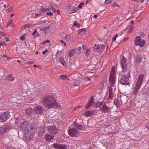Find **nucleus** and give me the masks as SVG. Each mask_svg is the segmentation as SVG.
<instances>
[{
    "label": "nucleus",
    "mask_w": 149,
    "mask_h": 149,
    "mask_svg": "<svg viewBox=\"0 0 149 149\" xmlns=\"http://www.w3.org/2000/svg\"><path fill=\"white\" fill-rule=\"evenodd\" d=\"M20 130L24 132L26 140H31L33 137L36 128L34 124H30L25 121L20 125Z\"/></svg>",
    "instance_id": "f257e3e1"
},
{
    "label": "nucleus",
    "mask_w": 149,
    "mask_h": 149,
    "mask_svg": "<svg viewBox=\"0 0 149 149\" xmlns=\"http://www.w3.org/2000/svg\"><path fill=\"white\" fill-rule=\"evenodd\" d=\"M43 103L46 108L49 109L58 106V104L55 101V98L50 96L45 97L43 100Z\"/></svg>",
    "instance_id": "f03ea898"
},
{
    "label": "nucleus",
    "mask_w": 149,
    "mask_h": 149,
    "mask_svg": "<svg viewBox=\"0 0 149 149\" xmlns=\"http://www.w3.org/2000/svg\"><path fill=\"white\" fill-rule=\"evenodd\" d=\"M76 120L73 123V128L71 129L68 131L69 135L72 137H75L79 133L81 132L83 127L81 125H78Z\"/></svg>",
    "instance_id": "7ed1b4c3"
},
{
    "label": "nucleus",
    "mask_w": 149,
    "mask_h": 149,
    "mask_svg": "<svg viewBox=\"0 0 149 149\" xmlns=\"http://www.w3.org/2000/svg\"><path fill=\"white\" fill-rule=\"evenodd\" d=\"M144 75L143 74L140 75L136 84L135 85L134 90V94L136 95L138 93L139 90L141 88L142 84Z\"/></svg>",
    "instance_id": "20e7f679"
},
{
    "label": "nucleus",
    "mask_w": 149,
    "mask_h": 149,
    "mask_svg": "<svg viewBox=\"0 0 149 149\" xmlns=\"http://www.w3.org/2000/svg\"><path fill=\"white\" fill-rule=\"evenodd\" d=\"M115 69L112 67L111 70V74L109 77V81L110 85L112 87H114L116 81L115 77L114 76Z\"/></svg>",
    "instance_id": "39448f33"
},
{
    "label": "nucleus",
    "mask_w": 149,
    "mask_h": 149,
    "mask_svg": "<svg viewBox=\"0 0 149 149\" xmlns=\"http://www.w3.org/2000/svg\"><path fill=\"white\" fill-rule=\"evenodd\" d=\"M120 82L122 85H129L130 84L129 81V78L128 75H123L120 78Z\"/></svg>",
    "instance_id": "423d86ee"
},
{
    "label": "nucleus",
    "mask_w": 149,
    "mask_h": 149,
    "mask_svg": "<svg viewBox=\"0 0 149 149\" xmlns=\"http://www.w3.org/2000/svg\"><path fill=\"white\" fill-rule=\"evenodd\" d=\"M135 43L136 45L142 47L144 45L145 42L144 40L141 38V37L137 36L136 38Z\"/></svg>",
    "instance_id": "0eeeda50"
},
{
    "label": "nucleus",
    "mask_w": 149,
    "mask_h": 149,
    "mask_svg": "<svg viewBox=\"0 0 149 149\" xmlns=\"http://www.w3.org/2000/svg\"><path fill=\"white\" fill-rule=\"evenodd\" d=\"M120 63L123 71L125 72L127 68V65L126 62V59L124 56H122L120 61Z\"/></svg>",
    "instance_id": "6e6552de"
},
{
    "label": "nucleus",
    "mask_w": 149,
    "mask_h": 149,
    "mask_svg": "<svg viewBox=\"0 0 149 149\" xmlns=\"http://www.w3.org/2000/svg\"><path fill=\"white\" fill-rule=\"evenodd\" d=\"M9 113L8 111L4 112L0 116V121L4 122L8 119L10 117Z\"/></svg>",
    "instance_id": "1a4fd4ad"
},
{
    "label": "nucleus",
    "mask_w": 149,
    "mask_h": 149,
    "mask_svg": "<svg viewBox=\"0 0 149 149\" xmlns=\"http://www.w3.org/2000/svg\"><path fill=\"white\" fill-rule=\"evenodd\" d=\"M10 128L9 126L3 125L0 127V135L4 134L6 132H8Z\"/></svg>",
    "instance_id": "9d476101"
},
{
    "label": "nucleus",
    "mask_w": 149,
    "mask_h": 149,
    "mask_svg": "<svg viewBox=\"0 0 149 149\" xmlns=\"http://www.w3.org/2000/svg\"><path fill=\"white\" fill-rule=\"evenodd\" d=\"M53 146L54 148L58 149H66L67 147L65 145L60 143L54 144Z\"/></svg>",
    "instance_id": "9b49d317"
},
{
    "label": "nucleus",
    "mask_w": 149,
    "mask_h": 149,
    "mask_svg": "<svg viewBox=\"0 0 149 149\" xmlns=\"http://www.w3.org/2000/svg\"><path fill=\"white\" fill-rule=\"evenodd\" d=\"M58 131L56 127L54 126L50 127L48 128V132L51 134H54L57 133Z\"/></svg>",
    "instance_id": "f8f14e48"
},
{
    "label": "nucleus",
    "mask_w": 149,
    "mask_h": 149,
    "mask_svg": "<svg viewBox=\"0 0 149 149\" xmlns=\"http://www.w3.org/2000/svg\"><path fill=\"white\" fill-rule=\"evenodd\" d=\"M104 47V45H95L94 47V50L96 52H98L102 51Z\"/></svg>",
    "instance_id": "ddd939ff"
},
{
    "label": "nucleus",
    "mask_w": 149,
    "mask_h": 149,
    "mask_svg": "<svg viewBox=\"0 0 149 149\" xmlns=\"http://www.w3.org/2000/svg\"><path fill=\"white\" fill-rule=\"evenodd\" d=\"M43 110V108L41 106H38L35 107L34 111L35 113L37 114L42 113Z\"/></svg>",
    "instance_id": "4468645a"
},
{
    "label": "nucleus",
    "mask_w": 149,
    "mask_h": 149,
    "mask_svg": "<svg viewBox=\"0 0 149 149\" xmlns=\"http://www.w3.org/2000/svg\"><path fill=\"white\" fill-rule=\"evenodd\" d=\"M100 109L103 112H107L109 111L110 108L107 106L105 103H103L102 106L100 107Z\"/></svg>",
    "instance_id": "2eb2a0df"
},
{
    "label": "nucleus",
    "mask_w": 149,
    "mask_h": 149,
    "mask_svg": "<svg viewBox=\"0 0 149 149\" xmlns=\"http://www.w3.org/2000/svg\"><path fill=\"white\" fill-rule=\"evenodd\" d=\"M95 111V110L93 111L86 110L84 114L86 116H90L93 115Z\"/></svg>",
    "instance_id": "dca6fc26"
},
{
    "label": "nucleus",
    "mask_w": 149,
    "mask_h": 149,
    "mask_svg": "<svg viewBox=\"0 0 149 149\" xmlns=\"http://www.w3.org/2000/svg\"><path fill=\"white\" fill-rule=\"evenodd\" d=\"M93 103V97H91L89 100L88 101L87 104L86 105L85 108L86 109H88L90 108L92 105Z\"/></svg>",
    "instance_id": "f3484780"
},
{
    "label": "nucleus",
    "mask_w": 149,
    "mask_h": 149,
    "mask_svg": "<svg viewBox=\"0 0 149 149\" xmlns=\"http://www.w3.org/2000/svg\"><path fill=\"white\" fill-rule=\"evenodd\" d=\"M142 6L140 2H137L135 7V9L137 11L141 9Z\"/></svg>",
    "instance_id": "a211bd4d"
},
{
    "label": "nucleus",
    "mask_w": 149,
    "mask_h": 149,
    "mask_svg": "<svg viewBox=\"0 0 149 149\" xmlns=\"http://www.w3.org/2000/svg\"><path fill=\"white\" fill-rule=\"evenodd\" d=\"M45 137L47 141H50L52 140H53L54 138V136H52L49 134H46L45 135Z\"/></svg>",
    "instance_id": "6ab92c4d"
},
{
    "label": "nucleus",
    "mask_w": 149,
    "mask_h": 149,
    "mask_svg": "<svg viewBox=\"0 0 149 149\" xmlns=\"http://www.w3.org/2000/svg\"><path fill=\"white\" fill-rule=\"evenodd\" d=\"M33 111V110L31 108H29L26 109L25 112L26 114L30 116L32 114Z\"/></svg>",
    "instance_id": "aec40b11"
},
{
    "label": "nucleus",
    "mask_w": 149,
    "mask_h": 149,
    "mask_svg": "<svg viewBox=\"0 0 149 149\" xmlns=\"http://www.w3.org/2000/svg\"><path fill=\"white\" fill-rule=\"evenodd\" d=\"M103 103V102H97L93 103V105L95 107H100L101 106H102Z\"/></svg>",
    "instance_id": "412c9836"
},
{
    "label": "nucleus",
    "mask_w": 149,
    "mask_h": 149,
    "mask_svg": "<svg viewBox=\"0 0 149 149\" xmlns=\"http://www.w3.org/2000/svg\"><path fill=\"white\" fill-rule=\"evenodd\" d=\"M60 62L64 66H65L67 65V63L65 62L63 58L61 57L59 58Z\"/></svg>",
    "instance_id": "4be33fe9"
},
{
    "label": "nucleus",
    "mask_w": 149,
    "mask_h": 149,
    "mask_svg": "<svg viewBox=\"0 0 149 149\" xmlns=\"http://www.w3.org/2000/svg\"><path fill=\"white\" fill-rule=\"evenodd\" d=\"M77 54L76 51L74 49H72L69 52L68 54L69 56L70 57H72L73 56V55Z\"/></svg>",
    "instance_id": "5701e85b"
},
{
    "label": "nucleus",
    "mask_w": 149,
    "mask_h": 149,
    "mask_svg": "<svg viewBox=\"0 0 149 149\" xmlns=\"http://www.w3.org/2000/svg\"><path fill=\"white\" fill-rule=\"evenodd\" d=\"M142 58L141 56H138L136 57V63L138 64L139 63L141 62L142 61Z\"/></svg>",
    "instance_id": "b1692460"
},
{
    "label": "nucleus",
    "mask_w": 149,
    "mask_h": 149,
    "mask_svg": "<svg viewBox=\"0 0 149 149\" xmlns=\"http://www.w3.org/2000/svg\"><path fill=\"white\" fill-rule=\"evenodd\" d=\"M32 35L34 38H36L39 36L38 33L37 32V30L36 29H35Z\"/></svg>",
    "instance_id": "393cba45"
},
{
    "label": "nucleus",
    "mask_w": 149,
    "mask_h": 149,
    "mask_svg": "<svg viewBox=\"0 0 149 149\" xmlns=\"http://www.w3.org/2000/svg\"><path fill=\"white\" fill-rule=\"evenodd\" d=\"M7 79H8V80L11 81H13L14 79V77H13L12 75L10 74H9L8 75V76L6 78Z\"/></svg>",
    "instance_id": "a878e982"
},
{
    "label": "nucleus",
    "mask_w": 149,
    "mask_h": 149,
    "mask_svg": "<svg viewBox=\"0 0 149 149\" xmlns=\"http://www.w3.org/2000/svg\"><path fill=\"white\" fill-rule=\"evenodd\" d=\"M50 9L51 8H48L46 9H44L43 8H41L40 9V10L42 13H45L46 11H49Z\"/></svg>",
    "instance_id": "bb28decb"
},
{
    "label": "nucleus",
    "mask_w": 149,
    "mask_h": 149,
    "mask_svg": "<svg viewBox=\"0 0 149 149\" xmlns=\"http://www.w3.org/2000/svg\"><path fill=\"white\" fill-rule=\"evenodd\" d=\"M78 10V8H73L71 10L69 11V13L70 14H72L76 12Z\"/></svg>",
    "instance_id": "cd10ccee"
},
{
    "label": "nucleus",
    "mask_w": 149,
    "mask_h": 149,
    "mask_svg": "<svg viewBox=\"0 0 149 149\" xmlns=\"http://www.w3.org/2000/svg\"><path fill=\"white\" fill-rule=\"evenodd\" d=\"M59 77L61 79H62L63 80H66L68 79L67 76H66V75H61Z\"/></svg>",
    "instance_id": "c85d7f7f"
},
{
    "label": "nucleus",
    "mask_w": 149,
    "mask_h": 149,
    "mask_svg": "<svg viewBox=\"0 0 149 149\" xmlns=\"http://www.w3.org/2000/svg\"><path fill=\"white\" fill-rule=\"evenodd\" d=\"M114 104L116 105V106H118L120 104V102L117 99H115L114 100Z\"/></svg>",
    "instance_id": "c756f323"
},
{
    "label": "nucleus",
    "mask_w": 149,
    "mask_h": 149,
    "mask_svg": "<svg viewBox=\"0 0 149 149\" xmlns=\"http://www.w3.org/2000/svg\"><path fill=\"white\" fill-rule=\"evenodd\" d=\"M76 53L79 54L81 52V47H79L77 49H74Z\"/></svg>",
    "instance_id": "7c9ffc66"
},
{
    "label": "nucleus",
    "mask_w": 149,
    "mask_h": 149,
    "mask_svg": "<svg viewBox=\"0 0 149 149\" xmlns=\"http://www.w3.org/2000/svg\"><path fill=\"white\" fill-rule=\"evenodd\" d=\"M113 88H115V86H114V87H112L110 85V86L109 87L108 91L110 93H112Z\"/></svg>",
    "instance_id": "2f4dec72"
},
{
    "label": "nucleus",
    "mask_w": 149,
    "mask_h": 149,
    "mask_svg": "<svg viewBox=\"0 0 149 149\" xmlns=\"http://www.w3.org/2000/svg\"><path fill=\"white\" fill-rule=\"evenodd\" d=\"M61 36L63 39H65L67 35L64 33H62L61 35Z\"/></svg>",
    "instance_id": "473e14b6"
},
{
    "label": "nucleus",
    "mask_w": 149,
    "mask_h": 149,
    "mask_svg": "<svg viewBox=\"0 0 149 149\" xmlns=\"http://www.w3.org/2000/svg\"><path fill=\"white\" fill-rule=\"evenodd\" d=\"M72 38L71 36L70 35H67L65 38V40L68 41H69Z\"/></svg>",
    "instance_id": "72a5a7b5"
},
{
    "label": "nucleus",
    "mask_w": 149,
    "mask_h": 149,
    "mask_svg": "<svg viewBox=\"0 0 149 149\" xmlns=\"http://www.w3.org/2000/svg\"><path fill=\"white\" fill-rule=\"evenodd\" d=\"M104 83H102V82L101 81V82L99 84V86L100 87V89L102 88L104 86Z\"/></svg>",
    "instance_id": "f704fd0d"
},
{
    "label": "nucleus",
    "mask_w": 149,
    "mask_h": 149,
    "mask_svg": "<svg viewBox=\"0 0 149 149\" xmlns=\"http://www.w3.org/2000/svg\"><path fill=\"white\" fill-rule=\"evenodd\" d=\"M86 29L85 28H83V29H81L80 30L81 31H80V33H81L83 34L85 33V31H86Z\"/></svg>",
    "instance_id": "c9c22d12"
},
{
    "label": "nucleus",
    "mask_w": 149,
    "mask_h": 149,
    "mask_svg": "<svg viewBox=\"0 0 149 149\" xmlns=\"http://www.w3.org/2000/svg\"><path fill=\"white\" fill-rule=\"evenodd\" d=\"M134 30V27L132 26L131 27V28L129 29L128 31V32L129 33H130L132 31H133Z\"/></svg>",
    "instance_id": "e433bc0d"
},
{
    "label": "nucleus",
    "mask_w": 149,
    "mask_h": 149,
    "mask_svg": "<svg viewBox=\"0 0 149 149\" xmlns=\"http://www.w3.org/2000/svg\"><path fill=\"white\" fill-rule=\"evenodd\" d=\"M13 8L14 7L13 6L10 7L7 10V12H9L11 11Z\"/></svg>",
    "instance_id": "4c0bfd02"
},
{
    "label": "nucleus",
    "mask_w": 149,
    "mask_h": 149,
    "mask_svg": "<svg viewBox=\"0 0 149 149\" xmlns=\"http://www.w3.org/2000/svg\"><path fill=\"white\" fill-rule=\"evenodd\" d=\"M90 53V50L88 49L86 50V53L85 54L86 55L88 56L89 54Z\"/></svg>",
    "instance_id": "58836bf2"
},
{
    "label": "nucleus",
    "mask_w": 149,
    "mask_h": 149,
    "mask_svg": "<svg viewBox=\"0 0 149 149\" xmlns=\"http://www.w3.org/2000/svg\"><path fill=\"white\" fill-rule=\"evenodd\" d=\"M106 81V77H104L102 78L101 81L102 82V83H104Z\"/></svg>",
    "instance_id": "ea45409f"
},
{
    "label": "nucleus",
    "mask_w": 149,
    "mask_h": 149,
    "mask_svg": "<svg viewBox=\"0 0 149 149\" xmlns=\"http://www.w3.org/2000/svg\"><path fill=\"white\" fill-rule=\"evenodd\" d=\"M112 0H106L104 3L105 4H107L111 2Z\"/></svg>",
    "instance_id": "a19ab883"
},
{
    "label": "nucleus",
    "mask_w": 149,
    "mask_h": 149,
    "mask_svg": "<svg viewBox=\"0 0 149 149\" xmlns=\"http://www.w3.org/2000/svg\"><path fill=\"white\" fill-rule=\"evenodd\" d=\"M84 3L83 2L81 3L78 6V7L79 8H81L82 7V6L84 5Z\"/></svg>",
    "instance_id": "79ce46f5"
},
{
    "label": "nucleus",
    "mask_w": 149,
    "mask_h": 149,
    "mask_svg": "<svg viewBox=\"0 0 149 149\" xmlns=\"http://www.w3.org/2000/svg\"><path fill=\"white\" fill-rule=\"evenodd\" d=\"M47 27H46L45 28H44L42 29H41V30H42V31H43L45 33L46 32V30L47 29Z\"/></svg>",
    "instance_id": "37998d69"
},
{
    "label": "nucleus",
    "mask_w": 149,
    "mask_h": 149,
    "mask_svg": "<svg viewBox=\"0 0 149 149\" xmlns=\"http://www.w3.org/2000/svg\"><path fill=\"white\" fill-rule=\"evenodd\" d=\"M12 19H10V21L9 22H8V23L7 24V26L8 27V25H10V24H11V23H12Z\"/></svg>",
    "instance_id": "c03bdc74"
},
{
    "label": "nucleus",
    "mask_w": 149,
    "mask_h": 149,
    "mask_svg": "<svg viewBox=\"0 0 149 149\" xmlns=\"http://www.w3.org/2000/svg\"><path fill=\"white\" fill-rule=\"evenodd\" d=\"M47 15L52 16L53 15V13L51 12H47L46 13Z\"/></svg>",
    "instance_id": "a18cd8bd"
},
{
    "label": "nucleus",
    "mask_w": 149,
    "mask_h": 149,
    "mask_svg": "<svg viewBox=\"0 0 149 149\" xmlns=\"http://www.w3.org/2000/svg\"><path fill=\"white\" fill-rule=\"evenodd\" d=\"M25 38V36L24 35H23L20 37V39L21 40H23Z\"/></svg>",
    "instance_id": "49530a36"
},
{
    "label": "nucleus",
    "mask_w": 149,
    "mask_h": 149,
    "mask_svg": "<svg viewBox=\"0 0 149 149\" xmlns=\"http://www.w3.org/2000/svg\"><path fill=\"white\" fill-rule=\"evenodd\" d=\"M48 52V50L47 49H45V51L42 52V53L43 54H45L46 53Z\"/></svg>",
    "instance_id": "de8ad7c7"
},
{
    "label": "nucleus",
    "mask_w": 149,
    "mask_h": 149,
    "mask_svg": "<svg viewBox=\"0 0 149 149\" xmlns=\"http://www.w3.org/2000/svg\"><path fill=\"white\" fill-rule=\"evenodd\" d=\"M44 132V130H42L41 132H39V134L41 135H42V134H43Z\"/></svg>",
    "instance_id": "09e8293b"
},
{
    "label": "nucleus",
    "mask_w": 149,
    "mask_h": 149,
    "mask_svg": "<svg viewBox=\"0 0 149 149\" xmlns=\"http://www.w3.org/2000/svg\"><path fill=\"white\" fill-rule=\"evenodd\" d=\"M85 79L87 81H90V78L87 77L85 78Z\"/></svg>",
    "instance_id": "8fccbe9b"
},
{
    "label": "nucleus",
    "mask_w": 149,
    "mask_h": 149,
    "mask_svg": "<svg viewBox=\"0 0 149 149\" xmlns=\"http://www.w3.org/2000/svg\"><path fill=\"white\" fill-rule=\"evenodd\" d=\"M113 97V95L112 93H110L109 95V98H111Z\"/></svg>",
    "instance_id": "3c124183"
},
{
    "label": "nucleus",
    "mask_w": 149,
    "mask_h": 149,
    "mask_svg": "<svg viewBox=\"0 0 149 149\" xmlns=\"http://www.w3.org/2000/svg\"><path fill=\"white\" fill-rule=\"evenodd\" d=\"M34 61H29L28 62V64L29 65L31 64H32L33 63H34Z\"/></svg>",
    "instance_id": "603ef678"
},
{
    "label": "nucleus",
    "mask_w": 149,
    "mask_h": 149,
    "mask_svg": "<svg viewBox=\"0 0 149 149\" xmlns=\"http://www.w3.org/2000/svg\"><path fill=\"white\" fill-rule=\"evenodd\" d=\"M60 42L63 43L64 45L65 46H66V43H65V42H64L62 40H60Z\"/></svg>",
    "instance_id": "864d4df0"
},
{
    "label": "nucleus",
    "mask_w": 149,
    "mask_h": 149,
    "mask_svg": "<svg viewBox=\"0 0 149 149\" xmlns=\"http://www.w3.org/2000/svg\"><path fill=\"white\" fill-rule=\"evenodd\" d=\"M118 36V35H116L113 38V41H115L116 40V38Z\"/></svg>",
    "instance_id": "5fc2aeb1"
},
{
    "label": "nucleus",
    "mask_w": 149,
    "mask_h": 149,
    "mask_svg": "<svg viewBox=\"0 0 149 149\" xmlns=\"http://www.w3.org/2000/svg\"><path fill=\"white\" fill-rule=\"evenodd\" d=\"M77 22H75L74 23L73 26H77Z\"/></svg>",
    "instance_id": "6e6d98bb"
},
{
    "label": "nucleus",
    "mask_w": 149,
    "mask_h": 149,
    "mask_svg": "<svg viewBox=\"0 0 149 149\" xmlns=\"http://www.w3.org/2000/svg\"><path fill=\"white\" fill-rule=\"evenodd\" d=\"M52 10L53 11L54 13H56V10L55 9V8H52Z\"/></svg>",
    "instance_id": "4d7b16f0"
},
{
    "label": "nucleus",
    "mask_w": 149,
    "mask_h": 149,
    "mask_svg": "<svg viewBox=\"0 0 149 149\" xmlns=\"http://www.w3.org/2000/svg\"><path fill=\"white\" fill-rule=\"evenodd\" d=\"M24 27L25 28H26V27H28L29 26V25H28V24H26L25 25H24Z\"/></svg>",
    "instance_id": "13d9d810"
},
{
    "label": "nucleus",
    "mask_w": 149,
    "mask_h": 149,
    "mask_svg": "<svg viewBox=\"0 0 149 149\" xmlns=\"http://www.w3.org/2000/svg\"><path fill=\"white\" fill-rule=\"evenodd\" d=\"M0 32H1V36H4L5 35V34L4 33H3V32H1V31H0Z\"/></svg>",
    "instance_id": "bf43d9fd"
},
{
    "label": "nucleus",
    "mask_w": 149,
    "mask_h": 149,
    "mask_svg": "<svg viewBox=\"0 0 149 149\" xmlns=\"http://www.w3.org/2000/svg\"><path fill=\"white\" fill-rule=\"evenodd\" d=\"M146 127L149 130V124H148L146 126Z\"/></svg>",
    "instance_id": "052dcab7"
},
{
    "label": "nucleus",
    "mask_w": 149,
    "mask_h": 149,
    "mask_svg": "<svg viewBox=\"0 0 149 149\" xmlns=\"http://www.w3.org/2000/svg\"><path fill=\"white\" fill-rule=\"evenodd\" d=\"M97 16L95 14L93 16V17L94 18H97Z\"/></svg>",
    "instance_id": "680f3d73"
},
{
    "label": "nucleus",
    "mask_w": 149,
    "mask_h": 149,
    "mask_svg": "<svg viewBox=\"0 0 149 149\" xmlns=\"http://www.w3.org/2000/svg\"><path fill=\"white\" fill-rule=\"evenodd\" d=\"M45 42H47L48 43H50V41L49 40H46L45 41Z\"/></svg>",
    "instance_id": "e2e57ef3"
},
{
    "label": "nucleus",
    "mask_w": 149,
    "mask_h": 149,
    "mask_svg": "<svg viewBox=\"0 0 149 149\" xmlns=\"http://www.w3.org/2000/svg\"><path fill=\"white\" fill-rule=\"evenodd\" d=\"M90 1V0H87V1L86 2V3L85 4H86L88 3Z\"/></svg>",
    "instance_id": "0e129e2a"
},
{
    "label": "nucleus",
    "mask_w": 149,
    "mask_h": 149,
    "mask_svg": "<svg viewBox=\"0 0 149 149\" xmlns=\"http://www.w3.org/2000/svg\"><path fill=\"white\" fill-rule=\"evenodd\" d=\"M50 8H51V9L52 8H52H53V5H52V4H50V7H49Z\"/></svg>",
    "instance_id": "69168bd1"
},
{
    "label": "nucleus",
    "mask_w": 149,
    "mask_h": 149,
    "mask_svg": "<svg viewBox=\"0 0 149 149\" xmlns=\"http://www.w3.org/2000/svg\"><path fill=\"white\" fill-rule=\"evenodd\" d=\"M60 12V11L58 10H56V12H57L58 14Z\"/></svg>",
    "instance_id": "338daca9"
},
{
    "label": "nucleus",
    "mask_w": 149,
    "mask_h": 149,
    "mask_svg": "<svg viewBox=\"0 0 149 149\" xmlns=\"http://www.w3.org/2000/svg\"><path fill=\"white\" fill-rule=\"evenodd\" d=\"M1 42L0 43V46H1V45H2L3 43V42Z\"/></svg>",
    "instance_id": "774afa93"
}]
</instances>
